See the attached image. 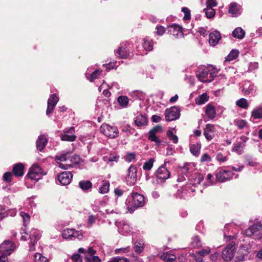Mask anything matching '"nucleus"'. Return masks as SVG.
Returning <instances> with one entry per match:
<instances>
[{"mask_svg": "<svg viewBox=\"0 0 262 262\" xmlns=\"http://www.w3.org/2000/svg\"><path fill=\"white\" fill-rule=\"evenodd\" d=\"M58 99H48V107L46 111L47 115L52 113Z\"/></svg>", "mask_w": 262, "mask_h": 262, "instance_id": "nucleus-27", "label": "nucleus"}, {"mask_svg": "<svg viewBox=\"0 0 262 262\" xmlns=\"http://www.w3.org/2000/svg\"><path fill=\"white\" fill-rule=\"evenodd\" d=\"M238 54L239 52L237 50H232L226 57V60L227 61H232L237 57Z\"/></svg>", "mask_w": 262, "mask_h": 262, "instance_id": "nucleus-44", "label": "nucleus"}, {"mask_svg": "<svg viewBox=\"0 0 262 262\" xmlns=\"http://www.w3.org/2000/svg\"><path fill=\"white\" fill-rule=\"evenodd\" d=\"M27 176L30 179L34 180H38L39 179V175L36 173H34L31 171H29L27 174Z\"/></svg>", "mask_w": 262, "mask_h": 262, "instance_id": "nucleus-58", "label": "nucleus"}, {"mask_svg": "<svg viewBox=\"0 0 262 262\" xmlns=\"http://www.w3.org/2000/svg\"><path fill=\"white\" fill-rule=\"evenodd\" d=\"M92 186L93 184L89 180H82L79 182V187L84 191L91 190Z\"/></svg>", "mask_w": 262, "mask_h": 262, "instance_id": "nucleus-24", "label": "nucleus"}, {"mask_svg": "<svg viewBox=\"0 0 262 262\" xmlns=\"http://www.w3.org/2000/svg\"><path fill=\"white\" fill-rule=\"evenodd\" d=\"M148 123V120L145 115L140 114L138 115L135 120V124L138 126H143L147 125Z\"/></svg>", "mask_w": 262, "mask_h": 262, "instance_id": "nucleus-21", "label": "nucleus"}, {"mask_svg": "<svg viewBox=\"0 0 262 262\" xmlns=\"http://www.w3.org/2000/svg\"><path fill=\"white\" fill-rule=\"evenodd\" d=\"M170 172L165 166H161L157 170L156 176L158 179L165 180L170 177Z\"/></svg>", "mask_w": 262, "mask_h": 262, "instance_id": "nucleus-13", "label": "nucleus"}, {"mask_svg": "<svg viewBox=\"0 0 262 262\" xmlns=\"http://www.w3.org/2000/svg\"><path fill=\"white\" fill-rule=\"evenodd\" d=\"M129 251H130V247L129 246H128L125 248L116 249L115 250V254L125 253L128 252Z\"/></svg>", "mask_w": 262, "mask_h": 262, "instance_id": "nucleus-57", "label": "nucleus"}, {"mask_svg": "<svg viewBox=\"0 0 262 262\" xmlns=\"http://www.w3.org/2000/svg\"><path fill=\"white\" fill-rule=\"evenodd\" d=\"M110 183L108 181H104L102 185L99 187V192L101 193H107L109 190Z\"/></svg>", "mask_w": 262, "mask_h": 262, "instance_id": "nucleus-45", "label": "nucleus"}, {"mask_svg": "<svg viewBox=\"0 0 262 262\" xmlns=\"http://www.w3.org/2000/svg\"><path fill=\"white\" fill-rule=\"evenodd\" d=\"M12 170L14 176L21 177L24 173V165L21 163L15 164L13 166Z\"/></svg>", "mask_w": 262, "mask_h": 262, "instance_id": "nucleus-20", "label": "nucleus"}, {"mask_svg": "<svg viewBox=\"0 0 262 262\" xmlns=\"http://www.w3.org/2000/svg\"><path fill=\"white\" fill-rule=\"evenodd\" d=\"M254 91L253 86L249 81H245L243 85L242 91L245 95H248Z\"/></svg>", "mask_w": 262, "mask_h": 262, "instance_id": "nucleus-33", "label": "nucleus"}, {"mask_svg": "<svg viewBox=\"0 0 262 262\" xmlns=\"http://www.w3.org/2000/svg\"><path fill=\"white\" fill-rule=\"evenodd\" d=\"M217 73V69L213 66L209 65L199 68L196 75L200 81L203 82H210L216 76Z\"/></svg>", "mask_w": 262, "mask_h": 262, "instance_id": "nucleus-1", "label": "nucleus"}, {"mask_svg": "<svg viewBox=\"0 0 262 262\" xmlns=\"http://www.w3.org/2000/svg\"><path fill=\"white\" fill-rule=\"evenodd\" d=\"M129 96L133 98H144L146 96L145 94L143 93V92L139 91H135L133 92H132L130 93Z\"/></svg>", "mask_w": 262, "mask_h": 262, "instance_id": "nucleus-49", "label": "nucleus"}, {"mask_svg": "<svg viewBox=\"0 0 262 262\" xmlns=\"http://www.w3.org/2000/svg\"><path fill=\"white\" fill-rule=\"evenodd\" d=\"M34 262H49L48 259L40 253H36L34 255Z\"/></svg>", "mask_w": 262, "mask_h": 262, "instance_id": "nucleus-37", "label": "nucleus"}, {"mask_svg": "<svg viewBox=\"0 0 262 262\" xmlns=\"http://www.w3.org/2000/svg\"><path fill=\"white\" fill-rule=\"evenodd\" d=\"M160 258L165 262H174L176 260V256L168 252L163 253L161 255Z\"/></svg>", "mask_w": 262, "mask_h": 262, "instance_id": "nucleus-30", "label": "nucleus"}, {"mask_svg": "<svg viewBox=\"0 0 262 262\" xmlns=\"http://www.w3.org/2000/svg\"><path fill=\"white\" fill-rule=\"evenodd\" d=\"M55 160L56 162L59 164V166L61 168L64 169H66L65 165L61 163V162L66 161V154L56 155L55 158Z\"/></svg>", "mask_w": 262, "mask_h": 262, "instance_id": "nucleus-35", "label": "nucleus"}, {"mask_svg": "<svg viewBox=\"0 0 262 262\" xmlns=\"http://www.w3.org/2000/svg\"><path fill=\"white\" fill-rule=\"evenodd\" d=\"M233 174L231 171L221 169L216 173V181L224 182L232 178Z\"/></svg>", "mask_w": 262, "mask_h": 262, "instance_id": "nucleus-10", "label": "nucleus"}, {"mask_svg": "<svg viewBox=\"0 0 262 262\" xmlns=\"http://www.w3.org/2000/svg\"><path fill=\"white\" fill-rule=\"evenodd\" d=\"M119 159V156L114 154H110L109 156H104L103 159L104 161H108L110 162L116 161L117 162Z\"/></svg>", "mask_w": 262, "mask_h": 262, "instance_id": "nucleus-52", "label": "nucleus"}, {"mask_svg": "<svg viewBox=\"0 0 262 262\" xmlns=\"http://www.w3.org/2000/svg\"><path fill=\"white\" fill-rule=\"evenodd\" d=\"M191 245L194 248H199L202 246V242L198 236H194L192 238Z\"/></svg>", "mask_w": 262, "mask_h": 262, "instance_id": "nucleus-40", "label": "nucleus"}, {"mask_svg": "<svg viewBox=\"0 0 262 262\" xmlns=\"http://www.w3.org/2000/svg\"><path fill=\"white\" fill-rule=\"evenodd\" d=\"M205 114L210 119H213L216 116V111L214 106L208 104L206 106Z\"/></svg>", "mask_w": 262, "mask_h": 262, "instance_id": "nucleus-22", "label": "nucleus"}, {"mask_svg": "<svg viewBox=\"0 0 262 262\" xmlns=\"http://www.w3.org/2000/svg\"><path fill=\"white\" fill-rule=\"evenodd\" d=\"M0 220H2L5 216L9 215L11 216H14L16 213V211L15 209H12L10 210L5 211V208H3L2 206H0Z\"/></svg>", "mask_w": 262, "mask_h": 262, "instance_id": "nucleus-23", "label": "nucleus"}, {"mask_svg": "<svg viewBox=\"0 0 262 262\" xmlns=\"http://www.w3.org/2000/svg\"><path fill=\"white\" fill-rule=\"evenodd\" d=\"M232 35L235 38L241 39L244 37L245 32L242 28L237 27L233 31Z\"/></svg>", "mask_w": 262, "mask_h": 262, "instance_id": "nucleus-31", "label": "nucleus"}, {"mask_svg": "<svg viewBox=\"0 0 262 262\" xmlns=\"http://www.w3.org/2000/svg\"><path fill=\"white\" fill-rule=\"evenodd\" d=\"M164 115L166 121H171L179 118L180 112L177 107L173 106L169 109H166Z\"/></svg>", "mask_w": 262, "mask_h": 262, "instance_id": "nucleus-6", "label": "nucleus"}, {"mask_svg": "<svg viewBox=\"0 0 262 262\" xmlns=\"http://www.w3.org/2000/svg\"><path fill=\"white\" fill-rule=\"evenodd\" d=\"M205 12L206 16L208 18H211L214 17L215 14V11L213 8L206 7L204 10Z\"/></svg>", "mask_w": 262, "mask_h": 262, "instance_id": "nucleus-47", "label": "nucleus"}, {"mask_svg": "<svg viewBox=\"0 0 262 262\" xmlns=\"http://www.w3.org/2000/svg\"><path fill=\"white\" fill-rule=\"evenodd\" d=\"M135 158V154L134 152H128L125 158V159L126 161L130 162Z\"/></svg>", "mask_w": 262, "mask_h": 262, "instance_id": "nucleus-63", "label": "nucleus"}, {"mask_svg": "<svg viewBox=\"0 0 262 262\" xmlns=\"http://www.w3.org/2000/svg\"><path fill=\"white\" fill-rule=\"evenodd\" d=\"M67 235H68V236H67V239H69L72 240L74 238L77 237L79 234L78 231L73 229H67Z\"/></svg>", "mask_w": 262, "mask_h": 262, "instance_id": "nucleus-41", "label": "nucleus"}, {"mask_svg": "<svg viewBox=\"0 0 262 262\" xmlns=\"http://www.w3.org/2000/svg\"><path fill=\"white\" fill-rule=\"evenodd\" d=\"M107 262H129V260L127 258L118 256L111 258Z\"/></svg>", "mask_w": 262, "mask_h": 262, "instance_id": "nucleus-51", "label": "nucleus"}, {"mask_svg": "<svg viewBox=\"0 0 262 262\" xmlns=\"http://www.w3.org/2000/svg\"><path fill=\"white\" fill-rule=\"evenodd\" d=\"M251 117L254 119H262V106H256L251 112Z\"/></svg>", "mask_w": 262, "mask_h": 262, "instance_id": "nucleus-28", "label": "nucleus"}, {"mask_svg": "<svg viewBox=\"0 0 262 262\" xmlns=\"http://www.w3.org/2000/svg\"><path fill=\"white\" fill-rule=\"evenodd\" d=\"M132 200L131 207H127L128 210L130 213L133 212L136 209L143 207L145 204L144 196L137 192L132 194Z\"/></svg>", "mask_w": 262, "mask_h": 262, "instance_id": "nucleus-3", "label": "nucleus"}, {"mask_svg": "<svg viewBox=\"0 0 262 262\" xmlns=\"http://www.w3.org/2000/svg\"><path fill=\"white\" fill-rule=\"evenodd\" d=\"M235 243L234 242L229 244L222 251V258L225 261H230L234 257Z\"/></svg>", "mask_w": 262, "mask_h": 262, "instance_id": "nucleus-5", "label": "nucleus"}, {"mask_svg": "<svg viewBox=\"0 0 262 262\" xmlns=\"http://www.w3.org/2000/svg\"><path fill=\"white\" fill-rule=\"evenodd\" d=\"M126 181L128 185H134L137 182V168L134 165L130 166L127 170Z\"/></svg>", "mask_w": 262, "mask_h": 262, "instance_id": "nucleus-8", "label": "nucleus"}, {"mask_svg": "<svg viewBox=\"0 0 262 262\" xmlns=\"http://www.w3.org/2000/svg\"><path fill=\"white\" fill-rule=\"evenodd\" d=\"M236 104L238 107L244 109H247L249 106V103L246 99H238L236 101Z\"/></svg>", "mask_w": 262, "mask_h": 262, "instance_id": "nucleus-46", "label": "nucleus"}, {"mask_svg": "<svg viewBox=\"0 0 262 262\" xmlns=\"http://www.w3.org/2000/svg\"><path fill=\"white\" fill-rule=\"evenodd\" d=\"M182 11L184 13L183 19L185 20H188L190 19V10L186 7H183L182 9Z\"/></svg>", "mask_w": 262, "mask_h": 262, "instance_id": "nucleus-55", "label": "nucleus"}, {"mask_svg": "<svg viewBox=\"0 0 262 262\" xmlns=\"http://www.w3.org/2000/svg\"><path fill=\"white\" fill-rule=\"evenodd\" d=\"M221 39L220 33L217 31H214L209 34V42L211 46H214L218 43Z\"/></svg>", "mask_w": 262, "mask_h": 262, "instance_id": "nucleus-17", "label": "nucleus"}, {"mask_svg": "<svg viewBox=\"0 0 262 262\" xmlns=\"http://www.w3.org/2000/svg\"><path fill=\"white\" fill-rule=\"evenodd\" d=\"M262 229V224L260 222H257L250 226L248 229L245 230V234L248 236L253 235L258 231Z\"/></svg>", "mask_w": 262, "mask_h": 262, "instance_id": "nucleus-16", "label": "nucleus"}, {"mask_svg": "<svg viewBox=\"0 0 262 262\" xmlns=\"http://www.w3.org/2000/svg\"><path fill=\"white\" fill-rule=\"evenodd\" d=\"M71 259L72 262H83V255L81 256L79 254H74Z\"/></svg>", "mask_w": 262, "mask_h": 262, "instance_id": "nucleus-56", "label": "nucleus"}, {"mask_svg": "<svg viewBox=\"0 0 262 262\" xmlns=\"http://www.w3.org/2000/svg\"><path fill=\"white\" fill-rule=\"evenodd\" d=\"M64 222L63 221H58L56 225V229L59 231L62 232V236L63 238H66V234L64 233L65 230L64 229Z\"/></svg>", "mask_w": 262, "mask_h": 262, "instance_id": "nucleus-43", "label": "nucleus"}, {"mask_svg": "<svg viewBox=\"0 0 262 262\" xmlns=\"http://www.w3.org/2000/svg\"><path fill=\"white\" fill-rule=\"evenodd\" d=\"M102 73L101 70H95L94 71L91 75H90V78H89L90 81H93L94 80L98 78L99 76Z\"/></svg>", "mask_w": 262, "mask_h": 262, "instance_id": "nucleus-54", "label": "nucleus"}, {"mask_svg": "<svg viewBox=\"0 0 262 262\" xmlns=\"http://www.w3.org/2000/svg\"><path fill=\"white\" fill-rule=\"evenodd\" d=\"M162 132V127L160 125H157L152 128L148 133L149 136L148 139L149 140L156 143V144L159 146L161 141L156 136V134L157 133H161Z\"/></svg>", "mask_w": 262, "mask_h": 262, "instance_id": "nucleus-9", "label": "nucleus"}, {"mask_svg": "<svg viewBox=\"0 0 262 262\" xmlns=\"http://www.w3.org/2000/svg\"><path fill=\"white\" fill-rule=\"evenodd\" d=\"M75 129L74 127H70L68 130H67V141H74L76 138V136L74 134Z\"/></svg>", "mask_w": 262, "mask_h": 262, "instance_id": "nucleus-36", "label": "nucleus"}, {"mask_svg": "<svg viewBox=\"0 0 262 262\" xmlns=\"http://www.w3.org/2000/svg\"><path fill=\"white\" fill-rule=\"evenodd\" d=\"M117 56L121 58H126L128 55V51L125 47H120L116 51Z\"/></svg>", "mask_w": 262, "mask_h": 262, "instance_id": "nucleus-34", "label": "nucleus"}, {"mask_svg": "<svg viewBox=\"0 0 262 262\" xmlns=\"http://www.w3.org/2000/svg\"><path fill=\"white\" fill-rule=\"evenodd\" d=\"M143 47L146 51H151L152 50V41L149 40L146 38L144 39Z\"/></svg>", "mask_w": 262, "mask_h": 262, "instance_id": "nucleus-48", "label": "nucleus"}, {"mask_svg": "<svg viewBox=\"0 0 262 262\" xmlns=\"http://www.w3.org/2000/svg\"><path fill=\"white\" fill-rule=\"evenodd\" d=\"M14 245L10 241H5L0 245V254L8 256L14 250Z\"/></svg>", "mask_w": 262, "mask_h": 262, "instance_id": "nucleus-7", "label": "nucleus"}, {"mask_svg": "<svg viewBox=\"0 0 262 262\" xmlns=\"http://www.w3.org/2000/svg\"><path fill=\"white\" fill-rule=\"evenodd\" d=\"M78 252L83 254V262H101V259L98 256L94 255L96 253V250L92 247H89L87 250L80 248Z\"/></svg>", "mask_w": 262, "mask_h": 262, "instance_id": "nucleus-2", "label": "nucleus"}, {"mask_svg": "<svg viewBox=\"0 0 262 262\" xmlns=\"http://www.w3.org/2000/svg\"><path fill=\"white\" fill-rule=\"evenodd\" d=\"M157 34L159 36L163 35L165 32L166 29L162 26H157L156 27Z\"/></svg>", "mask_w": 262, "mask_h": 262, "instance_id": "nucleus-59", "label": "nucleus"}, {"mask_svg": "<svg viewBox=\"0 0 262 262\" xmlns=\"http://www.w3.org/2000/svg\"><path fill=\"white\" fill-rule=\"evenodd\" d=\"M12 173L10 172H6L3 175V179L5 181L10 182L12 180Z\"/></svg>", "mask_w": 262, "mask_h": 262, "instance_id": "nucleus-62", "label": "nucleus"}, {"mask_svg": "<svg viewBox=\"0 0 262 262\" xmlns=\"http://www.w3.org/2000/svg\"><path fill=\"white\" fill-rule=\"evenodd\" d=\"M211 158L210 156L207 154H204L201 158L200 161L202 163L205 162H210Z\"/></svg>", "mask_w": 262, "mask_h": 262, "instance_id": "nucleus-64", "label": "nucleus"}, {"mask_svg": "<svg viewBox=\"0 0 262 262\" xmlns=\"http://www.w3.org/2000/svg\"><path fill=\"white\" fill-rule=\"evenodd\" d=\"M48 140L44 135H40L38 137L36 142L37 149L42 151L47 145Z\"/></svg>", "mask_w": 262, "mask_h": 262, "instance_id": "nucleus-19", "label": "nucleus"}, {"mask_svg": "<svg viewBox=\"0 0 262 262\" xmlns=\"http://www.w3.org/2000/svg\"><path fill=\"white\" fill-rule=\"evenodd\" d=\"M242 142H237L234 144V146L232 150L236 152L238 155H242L244 152V148L245 146V143L248 140L249 138L246 136H242L240 138Z\"/></svg>", "mask_w": 262, "mask_h": 262, "instance_id": "nucleus-11", "label": "nucleus"}, {"mask_svg": "<svg viewBox=\"0 0 262 262\" xmlns=\"http://www.w3.org/2000/svg\"><path fill=\"white\" fill-rule=\"evenodd\" d=\"M168 32L176 38H179L183 36L182 28L177 24H172L168 26Z\"/></svg>", "mask_w": 262, "mask_h": 262, "instance_id": "nucleus-12", "label": "nucleus"}, {"mask_svg": "<svg viewBox=\"0 0 262 262\" xmlns=\"http://www.w3.org/2000/svg\"><path fill=\"white\" fill-rule=\"evenodd\" d=\"M201 148V143L198 142L196 144H193L190 145V151L193 156L197 157L200 154Z\"/></svg>", "mask_w": 262, "mask_h": 262, "instance_id": "nucleus-32", "label": "nucleus"}, {"mask_svg": "<svg viewBox=\"0 0 262 262\" xmlns=\"http://www.w3.org/2000/svg\"><path fill=\"white\" fill-rule=\"evenodd\" d=\"M70 160L71 164H67V169L73 166V164L77 165L79 163L80 158L79 156L74 155L72 157H67V161Z\"/></svg>", "mask_w": 262, "mask_h": 262, "instance_id": "nucleus-29", "label": "nucleus"}, {"mask_svg": "<svg viewBox=\"0 0 262 262\" xmlns=\"http://www.w3.org/2000/svg\"><path fill=\"white\" fill-rule=\"evenodd\" d=\"M228 12L233 17H237L241 14V7L235 2L231 3L228 8Z\"/></svg>", "mask_w": 262, "mask_h": 262, "instance_id": "nucleus-14", "label": "nucleus"}, {"mask_svg": "<svg viewBox=\"0 0 262 262\" xmlns=\"http://www.w3.org/2000/svg\"><path fill=\"white\" fill-rule=\"evenodd\" d=\"M30 171L33 172L34 173H36L39 175V173H41V168L40 166L37 165H34L30 169Z\"/></svg>", "mask_w": 262, "mask_h": 262, "instance_id": "nucleus-60", "label": "nucleus"}, {"mask_svg": "<svg viewBox=\"0 0 262 262\" xmlns=\"http://www.w3.org/2000/svg\"><path fill=\"white\" fill-rule=\"evenodd\" d=\"M40 237V232L36 229H33L30 232L29 239L31 241L37 242Z\"/></svg>", "mask_w": 262, "mask_h": 262, "instance_id": "nucleus-25", "label": "nucleus"}, {"mask_svg": "<svg viewBox=\"0 0 262 262\" xmlns=\"http://www.w3.org/2000/svg\"><path fill=\"white\" fill-rule=\"evenodd\" d=\"M167 134V136L168 137V138L170 140H172V142L176 144V143H178V137L176 135H174L173 134L172 131L169 130H168L167 132V134Z\"/></svg>", "mask_w": 262, "mask_h": 262, "instance_id": "nucleus-53", "label": "nucleus"}, {"mask_svg": "<svg viewBox=\"0 0 262 262\" xmlns=\"http://www.w3.org/2000/svg\"><path fill=\"white\" fill-rule=\"evenodd\" d=\"M56 183L58 185H66V171L62 172L58 174Z\"/></svg>", "mask_w": 262, "mask_h": 262, "instance_id": "nucleus-38", "label": "nucleus"}, {"mask_svg": "<svg viewBox=\"0 0 262 262\" xmlns=\"http://www.w3.org/2000/svg\"><path fill=\"white\" fill-rule=\"evenodd\" d=\"M210 252V249L207 248L206 249H203L202 250L196 252V253L200 255L201 257L205 256L209 254Z\"/></svg>", "mask_w": 262, "mask_h": 262, "instance_id": "nucleus-61", "label": "nucleus"}, {"mask_svg": "<svg viewBox=\"0 0 262 262\" xmlns=\"http://www.w3.org/2000/svg\"><path fill=\"white\" fill-rule=\"evenodd\" d=\"M215 127L214 125L207 124L204 129V135L206 139L210 141L214 137Z\"/></svg>", "mask_w": 262, "mask_h": 262, "instance_id": "nucleus-15", "label": "nucleus"}, {"mask_svg": "<svg viewBox=\"0 0 262 262\" xmlns=\"http://www.w3.org/2000/svg\"><path fill=\"white\" fill-rule=\"evenodd\" d=\"M20 215L22 217L23 220V225L25 227V228H21L20 230V233L22 234L23 233L28 235V233L26 232V226L29 224L30 221V216L29 214L27 213H26L24 211H21L20 212Z\"/></svg>", "mask_w": 262, "mask_h": 262, "instance_id": "nucleus-18", "label": "nucleus"}, {"mask_svg": "<svg viewBox=\"0 0 262 262\" xmlns=\"http://www.w3.org/2000/svg\"><path fill=\"white\" fill-rule=\"evenodd\" d=\"M128 104V99H117V105L115 107L117 108L126 107Z\"/></svg>", "mask_w": 262, "mask_h": 262, "instance_id": "nucleus-42", "label": "nucleus"}, {"mask_svg": "<svg viewBox=\"0 0 262 262\" xmlns=\"http://www.w3.org/2000/svg\"><path fill=\"white\" fill-rule=\"evenodd\" d=\"M155 160L152 158H150L147 161H146L143 166V169L145 170H149L153 166V164Z\"/></svg>", "mask_w": 262, "mask_h": 262, "instance_id": "nucleus-50", "label": "nucleus"}, {"mask_svg": "<svg viewBox=\"0 0 262 262\" xmlns=\"http://www.w3.org/2000/svg\"><path fill=\"white\" fill-rule=\"evenodd\" d=\"M100 132L105 136L111 138H115L118 136L119 131L117 127L103 124L100 127Z\"/></svg>", "mask_w": 262, "mask_h": 262, "instance_id": "nucleus-4", "label": "nucleus"}, {"mask_svg": "<svg viewBox=\"0 0 262 262\" xmlns=\"http://www.w3.org/2000/svg\"><path fill=\"white\" fill-rule=\"evenodd\" d=\"M234 125L239 129H243L248 127V122L246 120L236 119L233 121Z\"/></svg>", "mask_w": 262, "mask_h": 262, "instance_id": "nucleus-26", "label": "nucleus"}, {"mask_svg": "<svg viewBox=\"0 0 262 262\" xmlns=\"http://www.w3.org/2000/svg\"><path fill=\"white\" fill-rule=\"evenodd\" d=\"M144 248V243L142 241H139L135 242L134 249L136 253H141Z\"/></svg>", "mask_w": 262, "mask_h": 262, "instance_id": "nucleus-39", "label": "nucleus"}]
</instances>
